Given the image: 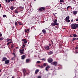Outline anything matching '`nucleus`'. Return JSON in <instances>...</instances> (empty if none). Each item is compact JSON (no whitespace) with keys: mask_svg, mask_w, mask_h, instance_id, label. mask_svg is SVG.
<instances>
[{"mask_svg":"<svg viewBox=\"0 0 78 78\" xmlns=\"http://www.w3.org/2000/svg\"><path fill=\"white\" fill-rule=\"evenodd\" d=\"M27 31H28V32H29V31H30V29H27Z\"/></svg>","mask_w":78,"mask_h":78,"instance_id":"ea45409f","label":"nucleus"},{"mask_svg":"<svg viewBox=\"0 0 78 78\" xmlns=\"http://www.w3.org/2000/svg\"><path fill=\"white\" fill-rule=\"evenodd\" d=\"M41 8L42 10H44V9H45V8L44 7H41Z\"/></svg>","mask_w":78,"mask_h":78,"instance_id":"c756f323","label":"nucleus"},{"mask_svg":"<svg viewBox=\"0 0 78 78\" xmlns=\"http://www.w3.org/2000/svg\"><path fill=\"white\" fill-rule=\"evenodd\" d=\"M21 59H24L25 58V55H24L21 56Z\"/></svg>","mask_w":78,"mask_h":78,"instance_id":"9b49d317","label":"nucleus"},{"mask_svg":"<svg viewBox=\"0 0 78 78\" xmlns=\"http://www.w3.org/2000/svg\"><path fill=\"white\" fill-rule=\"evenodd\" d=\"M70 6H68L67 7V8H70Z\"/></svg>","mask_w":78,"mask_h":78,"instance_id":"a18cd8bd","label":"nucleus"},{"mask_svg":"<svg viewBox=\"0 0 78 78\" xmlns=\"http://www.w3.org/2000/svg\"><path fill=\"white\" fill-rule=\"evenodd\" d=\"M7 60V58L5 57H3L2 58V61H6V60Z\"/></svg>","mask_w":78,"mask_h":78,"instance_id":"0eeeda50","label":"nucleus"},{"mask_svg":"<svg viewBox=\"0 0 78 78\" xmlns=\"http://www.w3.org/2000/svg\"><path fill=\"white\" fill-rule=\"evenodd\" d=\"M3 17H6V15H3Z\"/></svg>","mask_w":78,"mask_h":78,"instance_id":"4c0bfd02","label":"nucleus"},{"mask_svg":"<svg viewBox=\"0 0 78 78\" xmlns=\"http://www.w3.org/2000/svg\"><path fill=\"white\" fill-rule=\"evenodd\" d=\"M44 48L46 50H49V46H44Z\"/></svg>","mask_w":78,"mask_h":78,"instance_id":"1a4fd4ad","label":"nucleus"},{"mask_svg":"<svg viewBox=\"0 0 78 78\" xmlns=\"http://www.w3.org/2000/svg\"><path fill=\"white\" fill-rule=\"evenodd\" d=\"M18 23L19 25H22V23L21 22H18Z\"/></svg>","mask_w":78,"mask_h":78,"instance_id":"7c9ffc66","label":"nucleus"},{"mask_svg":"<svg viewBox=\"0 0 78 78\" xmlns=\"http://www.w3.org/2000/svg\"><path fill=\"white\" fill-rule=\"evenodd\" d=\"M22 46H23V47H25V44H23Z\"/></svg>","mask_w":78,"mask_h":78,"instance_id":"c03bdc74","label":"nucleus"},{"mask_svg":"<svg viewBox=\"0 0 78 78\" xmlns=\"http://www.w3.org/2000/svg\"><path fill=\"white\" fill-rule=\"evenodd\" d=\"M51 41V42H53V41Z\"/></svg>","mask_w":78,"mask_h":78,"instance_id":"0e129e2a","label":"nucleus"},{"mask_svg":"<svg viewBox=\"0 0 78 78\" xmlns=\"http://www.w3.org/2000/svg\"><path fill=\"white\" fill-rule=\"evenodd\" d=\"M37 78H41V76H38Z\"/></svg>","mask_w":78,"mask_h":78,"instance_id":"a19ab883","label":"nucleus"},{"mask_svg":"<svg viewBox=\"0 0 78 78\" xmlns=\"http://www.w3.org/2000/svg\"><path fill=\"white\" fill-rule=\"evenodd\" d=\"M53 53V52L51 51H50L49 52H48V55H51V54H52Z\"/></svg>","mask_w":78,"mask_h":78,"instance_id":"dca6fc26","label":"nucleus"},{"mask_svg":"<svg viewBox=\"0 0 78 78\" xmlns=\"http://www.w3.org/2000/svg\"><path fill=\"white\" fill-rule=\"evenodd\" d=\"M12 47H13V46L12 45L11 48H12Z\"/></svg>","mask_w":78,"mask_h":78,"instance_id":"4d7b16f0","label":"nucleus"},{"mask_svg":"<svg viewBox=\"0 0 78 78\" xmlns=\"http://www.w3.org/2000/svg\"><path fill=\"white\" fill-rule=\"evenodd\" d=\"M11 43H12V42L11 41L9 42L8 43H7V45H9V44H11Z\"/></svg>","mask_w":78,"mask_h":78,"instance_id":"2f4dec72","label":"nucleus"},{"mask_svg":"<svg viewBox=\"0 0 78 78\" xmlns=\"http://www.w3.org/2000/svg\"><path fill=\"white\" fill-rule=\"evenodd\" d=\"M60 2H61L62 3H64V0H60Z\"/></svg>","mask_w":78,"mask_h":78,"instance_id":"cd10ccee","label":"nucleus"},{"mask_svg":"<svg viewBox=\"0 0 78 78\" xmlns=\"http://www.w3.org/2000/svg\"><path fill=\"white\" fill-rule=\"evenodd\" d=\"M73 14L76 15L77 13V11H74L73 12Z\"/></svg>","mask_w":78,"mask_h":78,"instance_id":"4468645a","label":"nucleus"},{"mask_svg":"<svg viewBox=\"0 0 78 78\" xmlns=\"http://www.w3.org/2000/svg\"><path fill=\"white\" fill-rule=\"evenodd\" d=\"M18 8L20 9H23V7H22V6L19 7Z\"/></svg>","mask_w":78,"mask_h":78,"instance_id":"bb28decb","label":"nucleus"},{"mask_svg":"<svg viewBox=\"0 0 78 78\" xmlns=\"http://www.w3.org/2000/svg\"><path fill=\"white\" fill-rule=\"evenodd\" d=\"M39 67L41 68V69H42V68H44V67L42 66H40V65H38Z\"/></svg>","mask_w":78,"mask_h":78,"instance_id":"a211bd4d","label":"nucleus"},{"mask_svg":"<svg viewBox=\"0 0 78 78\" xmlns=\"http://www.w3.org/2000/svg\"><path fill=\"white\" fill-rule=\"evenodd\" d=\"M15 13H16L17 14H18L19 13V11L17 10H15L14 12Z\"/></svg>","mask_w":78,"mask_h":78,"instance_id":"aec40b11","label":"nucleus"},{"mask_svg":"<svg viewBox=\"0 0 78 78\" xmlns=\"http://www.w3.org/2000/svg\"><path fill=\"white\" fill-rule=\"evenodd\" d=\"M2 34H0V37H2Z\"/></svg>","mask_w":78,"mask_h":78,"instance_id":"de8ad7c7","label":"nucleus"},{"mask_svg":"<svg viewBox=\"0 0 78 78\" xmlns=\"http://www.w3.org/2000/svg\"><path fill=\"white\" fill-rule=\"evenodd\" d=\"M41 60H42V61H46V59H45L44 58H42V59H41Z\"/></svg>","mask_w":78,"mask_h":78,"instance_id":"c9c22d12","label":"nucleus"},{"mask_svg":"<svg viewBox=\"0 0 78 78\" xmlns=\"http://www.w3.org/2000/svg\"><path fill=\"white\" fill-rule=\"evenodd\" d=\"M41 62L40 61H37L36 62V64H40Z\"/></svg>","mask_w":78,"mask_h":78,"instance_id":"a878e982","label":"nucleus"},{"mask_svg":"<svg viewBox=\"0 0 78 78\" xmlns=\"http://www.w3.org/2000/svg\"><path fill=\"white\" fill-rule=\"evenodd\" d=\"M57 20H55V21H54L53 23H51V25L52 27H53V26H55V25H58L59 24L57 23Z\"/></svg>","mask_w":78,"mask_h":78,"instance_id":"f03ea898","label":"nucleus"},{"mask_svg":"<svg viewBox=\"0 0 78 78\" xmlns=\"http://www.w3.org/2000/svg\"><path fill=\"white\" fill-rule=\"evenodd\" d=\"M73 37H77L78 36V35H76V34H73Z\"/></svg>","mask_w":78,"mask_h":78,"instance_id":"412c9836","label":"nucleus"},{"mask_svg":"<svg viewBox=\"0 0 78 78\" xmlns=\"http://www.w3.org/2000/svg\"><path fill=\"white\" fill-rule=\"evenodd\" d=\"M75 48H76V49H78V48L77 47H76Z\"/></svg>","mask_w":78,"mask_h":78,"instance_id":"864d4df0","label":"nucleus"},{"mask_svg":"<svg viewBox=\"0 0 78 78\" xmlns=\"http://www.w3.org/2000/svg\"><path fill=\"white\" fill-rule=\"evenodd\" d=\"M29 61H30V59H27L26 60V62L27 63H28V62H29Z\"/></svg>","mask_w":78,"mask_h":78,"instance_id":"2eb2a0df","label":"nucleus"},{"mask_svg":"<svg viewBox=\"0 0 78 78\" xmlns=\"http://www.w3.org/2000/svg\"><path fill=\"white\" fill-rule=\"evenodd\" d=\"M3 38L1 37L0 38V41H2V40H3Z\"/></svg>","mask_w":78,"mask_h":78,"instance_id":"e433bc0d","label":"nucleus"},{"mask_svg":"<svg viewBox=\"0 0 78 78\" xmlns=\"http://www.w3.org/2000/svg\"><path fill=\"white\" fill-rule=\"evenodd\" d=\"M16 48L17 49H19V47H16Z\"/></svg>","mask_w":78,"mask_h":78,"instance_id":"603ef678","label":"nucleus"},{"mask_svg":"<svg viewBox=\"0 0 78 78\" xmlns=\"http://www.w3.org/2000/svg\"><path fill=\"white\" fill-rule=\"evenodd\" d=\"M24 47H23V46H22V48H24Z\"/></svg>","mask_w":78,"mask_h":78,"instance_id":"8fccbe9b","label":"nucleus"},{"mask_svg":"<svg viewBox=\"0 0 78 78\" xmlns=\"http://www.w3.org/2000/svg\"><path fill=\"white\" fill-rule=\"evenodd\" d=\"M25 41H26V40H23V42H25Z\"/></svg>","mask_w":78,"mask_h":78,"instance_id":"09e8293b","label":"nucleus"},{"mask_svg":"<svg viewBox=\"0 0 78 78\" xmlns=\"http://www.w3.org/2000/svg\"><path fill=\"white\" fill-rule=\"evenodd\" d=\"M39 11H42L43 10L41 8L39 9Z\"/></svg>","mask_w":78,"mask_h":78,"instance_id":"c85d7f7f","label":"nucleus"},{"mask_svg":"<svg viewBox=\"0 0 78 78\" xmlns=\"http://www.w3.org/2000/svg\"><path fill=\"white\" fill-rule=\"evenodd\" d=\"M69 19H70L69 16H67L66 17V20H69Z\"/></svg>","mask_w":78,"mask_h":78,"instance_id":"ddd939ff","label":"nucleus"},{"mask_svg":"<svg viewBox=\"0 0 78 78\" xmlns=\"http://www.w3.org/2000/svg\"><path fill=\"white\" fill-rule=\"evenodd\" d=\"M39 72V69H36L35 70V74H37V73H38V72Z\"/></svg>","mask_w":78,"mask_h":78,"instance_id":"9d476101","label":"nucleus"},{"mask_svg":"<svg viewBox=\"0 0 78 78\" xmlns=\"http://www.w3.org/2000/svg\"><path fill=\"white\" fill-rule=\"evenodd\" d=\"M67 10H68V9H69L68 8H67Z\"/></svg>","mask_w":78,"mask_h":78,"instance_id":"680f3d73","label":"nucleus"},{"mask_svg":"<svg viewBox=\"0 0 78 78\" xmlns=\"http://www.w3.org/2000/svg\"><path fill=\"white\" fill-rule=\"evenodd\" d=\"M47 63H44L43 66L44 67H45L47 66Z\"/></svg>","mask_w":78,"mask_h":78,"instance_id":"b1692460","label":"nucleus"},{"mask_svg":"<svg viewBox=\"0 0 78 78\" xmlns=\"http://www.w3.org/2000/svg\"><path fill=\"white\" fill-rule=\"evenodd\" d=\"M75 40H76V38L74 37L73 38L72 41H75Z\"/></svg>","mask_w":78,"mask_h":78,"instance_id":"4be33fe9","label":"nucleus"},{"mask_svg":"<svg viewBox=\"0 0 78 78\" xmlns=\"http://www.w3.org/2000/svg\"><path fill=\"white\" fill-rule=\"evenodd\" d=\"M36 0H34V1H36Z\"/></svg>","mask_w":78,"mask_h":78,"instance_id":"774afa93","label":"nucleus"},{"mask_svg":"<svg viewBox=\"0 0 78 78\" xmlns=\"http://www.w3.org/2000/svg\"><path fill=\"white\" fill-rule=\"evenodd\" d=\"M13 58H12V60H13Z\"/></svg>","mask_w":78,"mask_h":78,"instance_id":"6e6d98bb","label":"nucleus"},{"mask_svg":"<svg viewBox=\"0 0 78 78\" xmlns=\"http://www.w3.org/2000/svg\"><path fill=\"white\" fill-rule=\"evenodd\" d=\"M23 51H24V49H20V52L21 54H23Z\"/></svg>","mask_w":78,"mask_h":78,"instance_id":"39448f33","label":"nucleus"},{"mask_svg":"<svg viewBox=\"0 0 78 78\" xmlns=\"http://www.w3.org/2000/svg\"><path fill=\"white\" fill-rule=\"evenodd\" d=\"M76 39H77V40H78V38H76Z\"/></svg>","mask_w":78,"mask_h":78,"instance_id":"e2e57ef3","label":"nucleus"},{"mask_svg":"<svg viewBox=\"0 0 78 78\" xmlns=\"http://www.w3.org/2000/svg\"><path fill=\"white\" fill-rule=\"evenodd\" d=\"M24 42L25 44H27V41L26 40L24 41Z\"/></svg>","mask_w":78,"mask_h":78,"instance_id":"58836bf2","label":"nucleus"},{"mask_svg":"<svg viewBox=\"0 0 78 78\" xmlns=\"http://www.w3.org/2000/svg\"><path fill=\"white\" fill-rule=\"evenodd\" d=\"M42 32L44 33V34H45L46 33V30H45L43 29L42 30Z\"/></svg>","mask_w":78,"mask_h":78,"instance_id":"f8f14e48","label":"nucleus"},{"mask_svg":"<svg viewBox=\"0 0 78 78\" xmlns=\"http://www.w3.org/2000/svg\"><path fill=\"white\" fill-rule=\"evenodd\" d=\"M50 66H47L46 68H45V70H46V71H48V69H50Z\"/></svg>","mask_w":78,"mask_h":78,"instance_id":"423d86ee","label":"nucleus"},{"mask_svg":"<svg viewBox=\"0 0 78 78\" xmlns=\"http://www.w3.org/2000/svg\"><path fill=\"white\" fill-rule=\"evenodd\" d=\"M12 55H14L15 57H16V55L15 53H13Z\"/></svg>","mask_w":78,"mask_h":78,"instance_id":"f704fd0d","label":"nucleus"},{"mask_svg":"<svg viewBox=\"0 0 78 78\" xmlns=\"http://www.w3.org/2000/svg\"><path fill=\"white\" fill-rule=\"evenodd\" d=\"M6 41L7 42H8V41H11V39H6Z\"/></svg>","mask_w":78,"mask_h":78,"instance_id":"5701e85b","label":"nucleus"},{"mask_svg":"<svg viewBox=\"0 0 78 78\" xmlns=\"http://www.w3.org/2000/svg\"><path fill=\"white\" fill-rule=\"evenodd\" d=\"M71 27L72 29H76V28H78V24L73 23L71 24Z\"/></svg>","mask_w":78,"mask_h":78,"instance_id":"f257e3e1","label":"nucleus"},{"mask_svg":"<svg viewBox=\"0 0 78 78\" xmlns=\"http://www.w3.org/2000/svg\"><path fill=\"white\" fill-rule=\"evenodd\" d=\"M15 25L17 26L18 25V24L17 23V22H15Z\"/></svg>","mask_w":78,"mask_h":78,"instance_id":"473e14b6","label":"nucleus"},{"mask_svg":"<svg viewBox=\"0 0 78 78\" xmlns=\"http://www.w3.org/2000/svg\"><path fill=\"white\" fill-rule=\"evenodd\" d=\"M52 44H53V42H52Z\"/></svg>","mask_w":78,"mask_h":78,"instance_id":"338daca9","label":"nucleus"},{"mask_svg":"<svg viewBox=\"0 0 78 78\" xmlns=\"http://www.w3.org/2000/svg\"><path fill=\"white\" fill-rule=\"evenodd\" d=\"M66 22H67L68 23H69V22H70V20H66Z\"/></svg>","mask_w":78,"mask_h":78,"instance_id":"72a5a7b5","label":"nucleus"},{"mask_svg":"<svg viewBox=\"0 0 78 78\" xmlns=\"http://www.w3.org/2000/svg\"><path fill=\"white\" fill-rule=\"evenodd\" d=\"M14 9V7L11 6V7H10V9H11V10H13Z\"/></svg>","mask_w":78,"mask_h":78,"instance_id":"6ab92c4d","label":"nucleus"},{"mask_svg":"<svg viewBox=\"0 0 78 78\" xmlns=\"http://www.w3.org/2000/svg\"><path fill=\"white\" fill-rule=\"evenodd\" d=\"M0 7L1 8V7H2V6L1 5V4H0Z\"/></svg>","mask_w":78,"mask_h":78,"instance_id":"13d9d810","label":"nucleus"},{"mask_svg":"<svg viewBox=\"0 0 78 78\" xmlns=\"http://www.w3.org/2000/svg\"><path fill=\"white\" fill-rule=\"evenodd\" d=\"M48 61L49 63H51V62H53V59L52 58H48Z\"/></svg>","mask_w":78,"mask_h":78,"instance_id":"7ed1b4c3","label":"nucleus"},{"mask_svg":"<svg viewBox=\"0 0 78 78\" xmlns=\"http://www.w3.org/2000/svg\"><path fill=\"white\" fill-rule=\"evenodd\" d=\"M51 64H52V65H54L55 66H56V65H57V62H53L52 63H51Z\"/></svg>","mask_w":78,"mask_h":78,"instance_id":"20e7f679","label":"nucleus"},{"mask_svg":"<svg viewBox=\"0 0 78 78\" xmlns=\"http://www.w3.org/2000/svg\"><path fill=\"white\" fill-rule=\"evenodd\" d=\"M51 44H49V47H50V46H51Z\"/></svg>","mask_w":78,"mask_h":78,"instance_id":"3c124183","label":"nucleus"},{"mask_svg":"<svg viewBox=\"0 0 78 78\" xmlns=\"http://www.w3.org/2000/svg\"><path fill=\"white\" fill-rule=\"evenodd\" d=\"M25 32H27V30H25Z\"/></svg>","mask_w":78,"mask_h":78,"instance_id":"69168bd1","label":"nucleus"},{"mask_svg":"<svg viewBox=\"0 0 78 78\" xmlns=\"http://www.w3.org/2000/svg\"><path fill=\"white\" fill-rule=\"evenodd\" d=\"M1 71H2V69H0V73L1 72Z\"/></svg>","mask_w":78,"mask_h":78,"instance_id":"bf43d9fd","label":"nucleus"},{"mask_svg":"<svg viewBox=\"0 0 78 78\" xmlns=\"http://www.w3.org/2000/svg\"><path fill=\"white\" fill-rule=\"evenodd\" d=\"M5 2L7 3H9L11 2V0H5Z\"/></svg>","mask_w":78,"mask_h":78,"instance_id":"f3484780","label":"nucleus"},{"mask_svg":"<svg viewBox=\"0 0 78 78\" xmlns=\"http://www.w3.org/2000/svg\"><path fill=\"white\" fill-rule=\"evenodd\" d=\"M9 62V60H6L5 61V63L6 64H8Z\"/></svg>","mask_w":78,"mask_h":78,"instance_id":"6e6552de","label":"nucleus"},{"mask_svg":"<svg viewBox=\"0 0 78 78\" xmlns=\"http://www.w3.org/2000/svg\"><path fill=\"white\" fill-rule=\"evenodd\" d=\"M16 0H10V2H13V1H16Z\"/></svg>","mask_w":78,"mask_h":78,"instance_id":"37998d69","label":"nucleus"},{"mask_svg":"<svg viewBox=\"0 0 78 78\" xmlns=\"http://www.w3.org/2000/svg\"><path fill=\"white\" fill-rule=\"evenodd\" d=\"M76 21H77V22H78V19H76Z\"/></svg>","mask_w":78,"mask_h":78,"instance_id":"5fc2aeb1","label":"nucleus"},{"mask_svg":"<svg viewBox=\"0 0 78 78\" xmlns=\"http://www.w3.org/2000/svg\"><path fill=\"white\" fill-rule=\"evenodd\" d=\"M12 28H13V29L14 28V27H12Z\"/></svg>","mask_w":78,"mask_h":78,"instance_id":"052dcab7","label":"nucleus"},{"mask_svg":"<svg viewBox=\"0 0 78 78\" xmlns=\"http://www.w3.org/2000/svg\"><path fill=\"white\" fill-rule=\"evenodd\" d=\"M23 72L24 73V74H25V73L26 72V70L25 69H23Z\"/></svg>","mask_w":78,"mask_h":78,"instance_id":"393cba45","label":"nucleus"},{"mask_svg":"<svg viewBox=\"0 0 78 78\" xmlns=\"http://www.w3.org/2000/svg\"><path fill=\"white\" fill-rule=\"evenodd\" d=\"M78 52H77V50L76 51V53H78Z\"/></svg>","mask_w":78,"mask_h":78,"instance_id":"49530a36","label":"nucleus"},{"mask_svg":"<svg viewBox=\"0 0 78 78\" xmlns=\"http://www.w3.org/2000/svg\"><path fill=\"white\" fill-rule=\"evenodd\" d=\"M71 22H73V20L72 19L71 20Z\"/></svg>","mask_w":78,"mask_h":78,"instance_id":"79ce46f5","label":"nucleus"}]
</instances>
